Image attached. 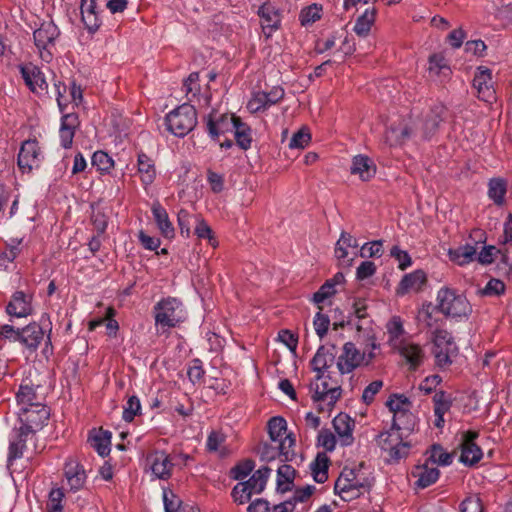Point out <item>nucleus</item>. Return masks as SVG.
Returning a JSON list of instances; mask_svg holds the SVG:
<instances>
[{
  "label": "nucleus",
  "instance_id": "e2e57ef3",
  "mask_svg": "<svg viewBox=\"0 0 512 512\" xmlns=\"http://www.w3.org/2000/svg\"><path fill=\"white\" fill-rule=\"evenodd\" d=\"M337 442V436L334 435L330 430L323 429L319 432L318 444L325 448V450L329 452L333 451Z\"/></svg>",
  "mask_w": 512,
  "mask_h": 512
},
{
  "label": "nucleus",
  "instance_id": "338daca9",
  "mask_svg": "<svg viewBox=\"0 0 512 512\" xmlns=\"http://www.w3.org/2000/svg\"><path fill=\"white\" fill-rule=\"evenodd\" d=\"M482 510V503L478 495H470L460 504V512H482Z\"/></svg>",
  "mask_w": 512,
  "mask_h": 512
},
{
  "label": "nucleus",
  "instance_id": "4468645a",
  "mask_svg": "<svg viewBox=\"0 0 512 512\" xmlns=\"http://www.w3.org/2000/svg\"><path fill=\"white\" fill-rule=\"evenodd\" d=\"M49 416L50 412L46 405L28 408L24 411H18L20 426L29 430L33 435L43 428L47 423Z\"/></svg>",
  "mask_w": 512,
  "mask_h": 512
},
{
  "label": "nucleus",
  "instance_id": "2f4dec72",
  "mask_svg": "<svg viewBox=\"0 0 512 512\" xmlns=\"http://www.w3.org/2000/svg\"><path fill=\"white\" fill-rule=\"evenodd\" d=\"M335 355L324 346H320L312 358L310 364L312 370L318 374V379H321L322 374L328 373V368L333 364Z\"/></svg>",
  "mask_w": 512,
  "mask_h": 512
},
{
  "label": "nucleus",
  "instance_id": "f03ea898",
  "mask_svg": "<svg viewBox=\"0 0 512 512\" xmlns=\"http://www.w3.org/2000/svg\"><path fill=\"white\" fill-rule=\"evenodd\" d=\"M372 483L371 472L361 464L354 468H344L335 482L334 489L344 501H350L368 492Z\"/></svg>",
  "mask_w": 512,
  "mask_h": 512
},
{
  "label": "nucleus",
  "instance_id": "20e7f679",
  "mask_svg": "<svg viewBox=\"0 0 512 512\" xmlns=\"http://www.w3.org/2000/svg\"><path fill=\"white\" fill-rule=\"evenodd\" d=\"M436 302L439 311L447 317L462 319L467 318L472 312V307L467 298L447 286L439 289Z\"/></svg>",
  "mask_w": 512,
  "mask_h": 512
},
{
  "label": "nucleus",
  "instance_id": "69168bd1",
  "mask_svg": "<svg viewBox=\"0 0 512 512\" xmlns=\"http://www.w3.org/2000/svg\"><path fill=\"white\" fill-rule=\"evenodd\" d=\"M91 446L100 456H106L110 452V436L96 435L91 439Z\"/></svg>",
  "mask_w": 512,
  "mask_h": 512
},
{
  "label": "nucleus",
  "instance_id": "6e6552de",
  "mask_svg": "<svg viewBox=\"0 0 512 512\" xmlns=\"http://www.w3.org/2000/svg\"><path fill=\"white\" fill-rule=\"evenodd\" d=\"M60 35V30L53 21H44L34 30L33 39L40 58L46 63L53 59L56 40Z\"/></svg>",
  "mask_w": 512,
  "mask_h": 512
},
{
  "label": "nucleus",
  "instance_id": "8fccbe9b",
  "mask_svg": "<svg viewBox=\"0 0 512 512\" xmlns=\"http://www.w3.org/2000/svg\"><path fill=\"white\" fill-rule=\"evenodd\" d=\"M195 222H196V226L194 229L195 235L199 239H206L212 247H214V248L217 247L218 241L215 238L214 233H213L211 227L208 225V223L204 219H202L198 216L195 217Z\"/></svg>",
  "mask_w": 512,
  "mask_h": 512
},
{
  "label": "nucleus",
  "instance_id": "f3484780",
  "mask_svg": "<svg viewBox=\"0 0 512 512\" xmlns=\"http://www.w3.org/2000/svg\"><path fill=\"white\" fill-rule=\"evenodd\" d=\"M33 434L29 430L23 427H15L9 436V448L7 462L9 465L13 461L20 459L24 456V452L27 448V441L33 438Z\"/></svg>",
  "mask_w": 512,
  "mask_h": 512
},
{
  "label": "nucleus",
  "instance_id": "9d476101",
  "mask_svg": "<svg viewBox=\"0 0 512 512\" xmlns=\"http://www.w3.org/2000/svg\"><path fill=\"white\" fill-rule=\"evenodd\" d=\"M310 392L313 401L332 407L341 395V387L328 373L322 374L321 379H318L317 374L315 380L310 383Z\"/></svg>",
  "mask_w": 512,
  "mask_h": 512
},
{
  "label": "nucleus",
  "instance_id": "e433bc0d",
  "mask_svg": "<svg viewBox=\"0 0 512 512\" xmlns=\"http://www.w3.org/2000/svg\"><path fill=\"white\" fill-rule=\"evenodd\" d=\"M258 15L262 19L264 28L276 30L280 26V14L274 5L271 3H263L258 9Z\"/></svg>",
  "mask_w": 512,
  "mask_h": 512
},
{
  "label": "nucleus",
  "instance_id": "4be33fe9",
  "mask_svg": "<svg viewBox=\"0 0 512 512\" xmlns=\"http://www.w3.org/2000/svg\"><path fill=\"white\" fill-rule=\"evenodd\" d=\"M37 388L38 387L29 382H23L20 384L18 392L16 393V402L19 407V411L45 405L43 403V398L37 393Z\"/></svg>",
  "mask_w": 512,
  "mask_h": 512
},
{
  "label": "nucleus",
  "instance_id": "ea45409f",
  "mask_svg": "<svg viewBox=\"0 0 512 512\" xmlns=\"http://www.w3.org/2000/svg\"><path fill=\"white\" fill-rule=\"evenodd\" d=\"M411 134L412 131L407 124L391 125L386 131L385 140L390 146H398L407 141Z\"/></svg>",
  "mask_w": 512,
  "mask_h": 512
},
{
  "label": "nucleus",
  "instance_id": "2eb2a0df",
  "mask_svg": "<svg viewBox=\"0 0 512 512\" xmlns=\"http://www.w3.org/2000/svg\"><path fill=\"white\" fill-rule=\"evenodd\" d=\"M478 437L479 433L473 430L465 431L462 434L460 462L466 466L475 465L483 457L482 449L475 442Z\"/></svg>",
  "mask_w": 512,
  "mask_h": 512
},
{
  "label": "nucleus",
  "instance_id": "13d9d810",
  "mask_svg": "<svg viewBox=\"0 0 512 512\" xmlns=\"http://www.w3.org/2000/svg\"><path fill=\"white\" fill-rule=\"evenodd\" d=\"M382 254V241L380 240L365 243L358 253L362 258L381 257Z\"/></svg>",
  "mask_w": 512,
  "mask_h": 512
},
{
  "label": "nucleus",
  "instance_id": "c03bdc74",
  "mask_svg": "<svg viewBox=\"0 0 512 512\" xmlns=\"http://www.w3.org/2000/svg\"><path fill=\"white\" fill-rule=\"evenodd\" d=\"M328 463L329 459L325 453H318L310 463L311 474L317 483H324L328 479Z\"/></svg>",
  "mask_w": 512,
  "mask_h": 512
},
{
  "label": "nucleus",
  "instance_id": "b1692460",
  "mask_svg": "<svg viewBox=\"0 0 512 512\" xmlns=\"http://www.w3.org/2000/svg\"><path fill=\"white\" fill-rule=\"evenodd\" d=\"M45 331L37 322L21 328L20 344L30 353L35 352L44 340Z\"/></svg>",
  "mask_w": 512,
  "mask_h": 512
},
{
  "label": "nucleus",
  "instance_id": "c85d7f7f",
  "mask_svg": "<svg viewBox=\"0 0 512 512\" xmlns=\"http://www.w3.org/2000/svg\"><path fill=\"white\" fill-rule=\"evenodd\" d=\"M412 475L417 478L415 485L418 488L424 489L431 486L438 480L440 471L437 467L425 462L423 465L416 466Z\"/></svg>",
  "mask_w": 512,
  "mask_h": 512
},
{
  "label": "nucleus",
  "instance_id": "58836bf2",
  "mask_svg": "<svg viewBox=\"0 0 512 512\" xmlns=\"http://www.w3.org/2000/svg\"><path fill=\"white\" fill-rule=\"evenodd\" d=\"M507 192V182L503 178H492L488 182V197L497 206H502L505 202Z\"/></svg>",
  "mask_w": 512,
  "mask_h": 512
},
{
  "label": "nucleus",
  "instance_id": "6e6d98bb",
  "mask_svg": "<svg viewBox=\"0 0 512 512\" xmlns=\"http://www.w3.org/2000/svg\"><path fill=\"white\" fill-rule=\"evenodd\" d=\"M254 469V462L252 460H245L238 463L235 467H233L230 471V476L234 480H242L245 479Z\"/></svg>",
  "mask_w": 512,
  "mask_h": 512
},
{
  "label": "nucleus",
  "instance_id": "423d86ee",
  "mask_svg": "<svg viewBox=\"0 0 512 512\" xmlns=\"http://www.w3.org/2000/svg\"><path fill=\"white\" fill-rule=\"evenodd\" d=\"M378 445L383 452L387 453L389 462H398L407 457L411 448L407 436L392 427L379 434Z\"/></svg>",
  "mask_w": 512,
  "mask_h": 512
},
{
  "label": "nucleus",
  "instance_id": "393cba45",
  "mask_svg": "<svg viewBox=\"0 0 512 512\" xmlns=\"http://www.w3.org/2000/svg\"><path fill=\"white\" fill-rule=\"evenodd\" d=\"M32 310L31 297L22 291L15 292L6 305V313L16 318H25L32 314Z\"/></svg>",
  "mask_w": 512,
  "mask_h": 512
},
{
  "label": "nucleus",
  "instance_id": "cd10ccee",
  "mask_svg": "<svg viewBox=\"0 0 512 512\" xmlns=\"http://www.w3.org/2000/svg\"><path fill=\"white\" fill-rule=\"evenodd\" d=\"M78 125V116L74 113L63 114L59 130L60 145L68 149L73 144L75 129Z\"/></svg>",
  "mask_w": 512,
  "mask_h": 512
},
{
  "label": "nucleus",
  "instance_id": "6ab92c4d",
  "mask_svg": "<svg viewBox=\"0 0 512 512\" xmlns=\"http://www.w3.org/2000/svg\"><path fill=\"white\" fill-rule=\"evenodd\" d=\"M64 477L69 490L77 492L85 486L87 475L86 471L76 459L69 458L64 465Z\"/></svg>",
  "mask_w": 512,
  "mask_h": 512
},
{
  "label": "nucleus",
  "instance_id": "a19ab883",
  "mask_svg": "<svg viewBox=\"0 0 512 512\" xmlns=\"http://www.w3.org/2000/svg\"><path fill=\"white\" fill-rule=\"evenodd\" d=\"M476 247L471 244H465L456 249H450L448 256L451 261L463 266L472 262L476 257Z\"/></svg>",
  "mask_w": 512,
  "mask_h": 512
},
{
  "label": "nucleus",
  "instance_id": "1a4fd4ad",
  "mask_svg": "<svg viewBox=\"0 0 512 512\" xmlns=\"http://www.w3.org/2000/svg\"><path fill=\"white\" fill-rule=\"evenodd\" d=\"M376 348L377 345L372 343V350L366 354L361 352L353 342H346L336 362L339 372L341 374H349L362 364H368L374 358L373 350Z\"/></svg>",
  "mask_w": 512,
  "mask_h": 512
},
{
  "label": "nucleus",
  "instance_id": "5fc2aeb1",
  "mask_svg": "<svg viewBox=\"0 0 512 512\" xmlns=\"http://www.w3.org/2000/svg\"><path fill=\"white\" fill-rule=\"evenodd\" d=\"M163 502L165 512H183L181 500L171 491L163 489Z\"/></svg>",
  "mask_w": 512,
  "mask_h": 512
},
{
  "label": "nucleus",
  "instance_id": "49530a36",
  "mask_svg": "<svg viewBox=\"0 0 512 512\" xmlns=\"http://www.w3.org/2000/svg\"><path fill=\"white\" fill-rule=\"evenodd\" d=\"M91 163L102 174H109L115 164L113 158L102 150L93 153Z\"/></svg>",
  "mask_w": 512,
  "mask_h": 512
},
{
  "label": "nucleus",
  "instance_id": "f257e3e1",
  "mask_svg": "<svg viewBox=\"0 0 512 512\" xmlns=\"http://www.w3.org/2000/svg\"><path fill=\"white\" fill-rule=\"evenodd\" d=\"M389 346L403 357L411 369L420 366L424 359V351L420 345L411 341L404 329L399 316H393L386 324Z\"/></svg>",
  "mask_w": 512,
  "mask_h": 512
},
{
  "label": "nucleus",
  "instance_id": "79ce46f5",
  "mask_svg": "<svg viewBox=\"0 0 512 512\" xmlns=\"http://www.w3.org/2000/svg\"><path fill=\"white\" fill-rule=\"evenodd\" d=\"M416 426V416L409 411L398 412L396 416H393L392 428L402 432L408 437V435L414 431Z\"/></svg>",
  "mask_w": 512,
  "mask_h": 512
},
{
  "label": "nucleus",
  "instance_id": "c9c22d12",
  "mask_svg": "<svg viewBox=\"0 0 512 512\" xmlns=\"http://www.w3.org/2000/svg\"><path fill=\"white\" fill-rule=\"evenodd\" d=\"M267 428L272 443H282L285 437H292L291 434H287V422L283 417H272L268 421Z\"/></svg>",
  "mask_w": 512,
  "mask_h": 512
},
{
  "label": "nucleus",
  "instance_id": "ddd939ff",
  "mask_svg": "<svg viewBox=\"0 0 512 512\" xmlns=\"http://www.w3.org/2000/svg\"><path fill=\"white\" fill-rule=\"evenodd\" d=\"M295 440L292 437H285L282 443H264L259 448L260 459L264 462H271L279 458L281 462L290 461L294 456L293 446Z\"/></svg>",
  "mask_w": 512,
  "mask_h": 512
},
{
  "label": "nucleus",
  "instance_id": "412c9836",
  "mask_svg": "<svg viewBox=\"0 0 512 512\" xmlns=\"http://www.w3.org/2000/svg\"><path fill=\"white\" fill-rule=\"evenodd\" d=\"M333 428L341 446H350L353 444L355 421L348 414L339 413L335 416L333 419Z\"/></svg>",
  "mask_w": 512,
  "mask_h": 512
},
{
  "label": "nucleus",
  "instance_id": "7c9ffc66",
  "mask_svg": "<svg viewBox=\"0 0 512 512\" xmlns=\"http://www.w3.org/2000/svg\"><path fill=\"white\" fill-rule=\"evenodd\" d=\"M426 282V274L422 270H415L406 274L397 288L398 295H405L411 291L418 292Z\"/></svg>",
  "mask_w": 512,
  "mask_h": 512
},
{
  "label": "nucleus",
  "instance_id": "39448f33",
  "mask_svg": "<svg viewBox=\"0 0 512 512\" xmlns=\"http://www.w3.org/2000/svg\"><path fill=\"white\" fill-rule=\"evenodd\" d=\"M197 124V112L194 106L184 103L165 116L167 130L176 137H184Z\"/></svg>",
  "mask_w": 512,
  "mask_h": 512
},
{
  "label": "nucleus",
  "instance_id": "473e14b6",
  "mask_svg": "<svg viewBox=\"0 0 512 512\" xmlns=\"http://www.w3.org/2000/svg\"><path fill=\"white\" fill-rule=\"evenodd\" d=\"M137 166L143 185H151L156 177L154 161L147 154L140 152L137 156Z\"/></svg>",
  "mask_w": 512,
  "mask_h": 512
},
{
  "label": "nucleus",
  "instance_id": "bf43d9fd",
  "mask_svg": "<svg viewBox=\"0 0 512 512\" xmlns=\"http://www.w3.org/2000/svg\"><path fill=\"white\" fill-rule=\"evenodd\" d=\"M336 293V289L333 287L332 281H326L317 292L312 296V301L315 304H321L325 300L329 299Z\"/></svg>",
  "mask_w": 512,
  "mask_h": 512
},
{
  "label": "nucleus",
  "instance_id": "680f3d73",
  "mask_svg": "<svg viewBox=\"0 0 512 512\" xmlns=\"http://www.w3.org/2000/svg\"><path fill=\"white\" fill-rule=\"evenodd\" d=\"M444 112V107L439 105L436 106L432 110L433 116L430 119H427L425 123V129L427 132H425V137L428 138L432 132L436 130V128L439 126L440 122L442 121V114Z\"/></svg>",
  "mask_w": 512,
  "mask_h": 512
},
{
  "label": "nucleus",
  "instance_id": "a211bd4d",
  "mask_svg": "<svg viewBox=\"0 0 512 512\" xmlns=\"http://www.w3.org/2000/svg\"><path fill=\"white\" fill-rule=\"evenodd\" d=\"M473 86L477 90L480 100L490 103L495 99V90L493 88L490 69L484 66L478 67L474 75Z\"/></svg>",
  "mask_w": 512,
  "mask_h": 512
},
{
  "label": "nucleus",
  "instance_id": "4d7b16f0",
  "mask_svg": "<svg viewBox=\"0 0 512 512\" xmlns=\"http://www.w3.org/2000/svg\"><path fill=\"white\" fill-rule=\"evenodd\" d=\"M311 140V135L307 128H301L293 134L289 142V148L291 149H303Z\"/></svg>",
  "mask_w": 512,
  "mask_h": 512
},
{
  "label": "nucleus",
  "instance_id": "9b49d317",
  "mask_svg": "<svg viewBox=\"0 0 512 512\" xmlns=\"http://www.w3.org/2000/svg\"><path fill=\"white\" fill-rule=\"evenodd\" d=\"M284 95V89L279 86L272 87L269 92L255 91L251 94L246 107L252 114L264 112L282 100Z\"/></svg>",
  "mask_w": 512,
  "mask_h": 512
},
{
  "label": "nucleus",
  "instance_id": "603ef678",
  "mask_svg": "<svg viewBox=\"0 0 512 512\" xmlns=\"http://www.w3.org/2000/svg\"><path fill=\"white\" fill-rule=\"evenodd\" d=\"M386 404L390 411L393 412V416H396L398 412L409 411L411 406L410 400L402 394H393L389 397Z\"/></svg>",
  "mask_w": 512,
  "mask_h": 512
},
{
  "label": "nucleus",
  "instance_id": "f8f14e48",
  "mask_svg": "<svg viewBox=\"0 0 512 512\" xmlns=\"http://www.w3.org/2000/svg\"><path fill=\"white\" fill-rule=\"evenodd\" d=\"M43 159L39 143L36 140H26L22 143L17 164L23 173H30L33 169L39 168Z\"/></svg>",
  "mask_w": 512,
  "mask_h": 512
},
{
  "label": "nucleus",
  "instance_id": "a878e982",
  "mask_svg": "<svg viewBox=\"0 0 512 512\" xmlns=\"http://www.w3.org/2000/svg\"><path fill=\"white\" fill-rule=\"evenodd\" d=\"M376 171V164L370 157L358 154L352 158L350 173L358 176L361 181L371 180L375 176Z\"/></svg>",
  "mask_w": 512,
  "mask_h": 512
},
{
  "label": "nucleus",
  "instance_id": "72a5a7b5",
  "mask_svg": "<svg viewBox=\"0 0 512 512\" xmlns=\"http://www.w3.org/2000/svg\"><path fill=\"white\" fill-rule=\"evenodd\" d=\"M271 471V468L263 466L256 470L247 481H243V484H246L252 494H260L266 486Z\"/></svg>",
  "mask_w": 512,
  "mask_h": 512
},
{
  "label": "nucleus",
  "instance_id": "f704fd0d",
  "mask_svg": "<svg viewBox=\"0 0 512 512\" xmlns=\"http://www.w3.org/2000/svg\"><path fill=\"white\" fill-rule=\"evenodd\" d=\"M376 9L367 8L365 11L356 19L353 31L362 38L369 35L371 28L376 19Z\"/></svg>",
  "mask_w": 512,
  "mask_h": 512
},
{
  "label": "nucleus",
  "instance_id": "aec40b11",
  "mask_svg": "<svg viewBox=\"0 0 512 512\" xmlns=\"http://www.w3.org/2000/svg\"><path fill=\"white\" fill-rule=\"evenodd\" d=\"M237 118L238 117L234 115L228 114H223L219 116L210 114L206 120V129L209 136L213 140H217L219 136L228 132H232L233 127H235V122Z\"/></svg>",
  "mask_w": 512,
  "mask_h": 512
},
{
  "label": "nucleus",
  "instance_id": "09e8293b",
  "mask_svg": "<svg viewBox=\"0 0 512 512\" xmlns=\"http://www.w3.org/2000/svg\"><path fill=\"white\" fill-rule=\"evenodd\" d=\"M426 462L432 466H448L452 463V457L451 454L446 452L440 445L434 444L429 451V456Z\"/></svg>",
  "mask_w": 512,
  "mask_h": 512
},
{
  "label": "nucleus",
  "instance_id": "c756f323",
  "mask_svg": "<svg viewBox=\"0 0 512 512\" xmlns=\"http://www.w3.org/2000/svg\"><path fill=\"white\" fill-rule=\"evenodd\" d=\"M81 17L82 21L89 32H96L100 25L101 20L96 11V1L95 0H81Z\"/></svg>",
  "mask_w": 512,
  "mask_h": 512
},
{
  "label": "nucleus",
  "instance_id": "dca6fc26",
  "mask_svg": "<svg viewBox=\"0 0 512 512\" xmlns=\"http://www.w3.org/2000/svg\"><path fill=\"white\" fill-rule=\"evenodd\" d=\"M146 461L155 478L167 480L171 477L174 464L166 452L155 450L147 455Z\"/></svg>",
  "mask_w": 512,
  "mask_h": 512
},
{
  "label": "nucleus",
  "instance_id": "7ed1b4c3",
  "mask_svg": "<svg viewBox=\"0 0 512 512\" xmlns=\"http://www.w3.org/2000/svg\"><path fill=\"white\" fill-rule=\"evenodd\" d=\"M155 326L162 332L178 327L187 319L183 302L172 296L161 298L153 307Z\"/></svg>",
  "mask_w": 512,
  "mask_h": 512
},
{
  "label": "nucleus",
  "instance_id": "3c124183",
  "mask_svg": "<svg viewBox=\"0 0 512 512\" xmlns=\"http://www.w3.org/2000/svg\"><path fill=\"white\" fill-rule=\"evenodd\" d=\"M350 248L345 245L344 239H338L335 245V256L342 265L352 266L354 257L358 256V252H350Z\"/></svg>",
  "mask_w": 512,
  "mask_h": 512
},
{
  "label": "nucleus",
  "instance_id": "bb28decb",
  "mask_svg": "<svg viewBox=\"0 0 512 512\" xmlns=\"http://www.w3.org/2000/svg\"><path fill=\"white\" fill-rule=\"evenodd\" d=\"M151 212L161 235L167 239L174 238L175 229L166 209L159 202H154L151 206Z\"/></svg>",
  "mask_w": 512,
  "mask_h": 512
},
{
  "label": "nucleus",
  "instance_id": "0eeeda50",
  "mask_svg": "<svg viewBox=\"0 0 512 512\" xmlns=\"http://www.w3.org/2000/svg\"><path fill=\"white\" fill-rule=\"evenodd\" d=\"M432 354L435 358V364L444 369L450 366L459 352L453 336L450 332L443 329H437L433 333Z\"/></svg>",
  "mask_w": 512,
  "mask_h": 512
},
{
  "label": "nucleus",
  "instance_id": "052dcab7",
  "mask_svg": "<svg viewBox=\"0 0 512 512\" xmlns=\"http://www.w3.org/2000/svg\"><path fill=\"white\" fill-rule=\"evenodd\" d=\"M319 309L320 311L317 312L314 317L313 326L316 334L319 336L320 339H322L328 332L330 326V319L327 315L321 313V307Z\"/></svg>",
  "mask_w": 512,
  "mask_h": 512
},
{
  "label": "nucleus",
  "instance_id": "5701e85b",
  "mask_svg": "<svg viewBox=\"0 0 512 512\" xmlns=\"http://www.w3.org/2000/svg\"><path fill=\"white\" fill-rule=\"evenodd\" d=\"M20 72L26 85L33 93L43 94L47 91L48 84L43 72L37 66L32 64L21 66Z\"/></svg>",
  "mask_w": 512,
  "mask_h": 512
},
{
  "label": "nucleus",
  "instance_id": "a18cd8bd",
  "mask_svg": "<svg viewBox=\"0 0 512 512\" xmlns=\"http://www.w3.org/2000/svg\"><path fill=\"white\" fill-rule=\"evenodd\" d=\"M295 476V469L288 464H282L277 468V489L286 492L290 490Z\"/></svg>",
  "mask_w": 512,
  "mask_h": 512
},
{
  "label": "nucleus",
  "instance_id": "de8ad7c7",
  "mask_svg": "<svg viewBox=\"0 0 512 512\" xmlns=\"http://www.w3.org/2000/svg\"><path fill=\"white\" fill-rule=\"evenodd\" d=\"M323 7L320 4L313 3L303 8L299 15L302 26H308L318 21L322 16Z\"/></svg>",
  "mask_w": 512,
  "mask_h": 512
},
{
  "label": "nucleus",
  "instance_id": "4c0bfd02",
  "mask_svg": "<svg viewBox=\"0 0 512 512\" xmlns=\"http://www.w3.org/2000/svg\"><path fill=\"white\" fill-rule=\"evenodd\" d=\"M429 74L434 77L446 79L451 74V68L447 59L440 53L433 54L429 57Z\"/></svg>",
  "mask_w": 512,
  "mask_h": 512
},
{
  "label": "nucleus",
  "instance_id": "0e129e2a",
  "mask_svg": "<svg viewBox=\"0 0 512 512\" xmlns=\"http://www.w3.org/2000/svg\"><path fill=\"white\" fill-rule=\"evenodd\" d=\"M184 90L186 92L187 97L191 101L193 97L197 95L199 92V74L197 72H192L183 84Z\"/></svg>",
  "mask_w": 512,
  "mask_h": 512
},
{
  "label": "nucleus",
  "instance_id": "774afa93",
  "mask_svg": "<svg viewBox=\"0 0 512 512\" xmlns=\"http://www.w3.org/2000/svg\"><path fill=\"white\" fill-rule=\"evenodd\" d=\"M252 495V492L249 491L243 482L237 483L232 490V497L238 504L247 503Z\"/></svg>",
  "mask_w": 512,
  "mask_h": 512
},
{
  "label": "nucleus",
  "instance_id": "37998d69",
  "mask_svg": "<svg viewBox=\"0 0 512 512\" xmlns=\"http://www.w3.org/2000/svg\"><path fill=\"white\" fill-rule=\"evenodd\" d=\"M232 132L234 133V137L237 145L242 150H248L252 144V130L250 126L241 121L238 117L235 122V127H233Z\"/></svg>",
  "mask_w": 512,
  "mask_h": 512
},
{
  "label": "nucleus",
  "instance_id": "864d4df0",
  "mask_svg": "<svg viewBox=\"0 0 512 512\" xmlns=\"http://www.w3.org/2000/svg\"><path fill=\"white\" fill-rule=\"evenodd\" d=\"M141 413V403L140 399L132 395L130 396L126 404L123 407V415L122 418L125 422H132L134 418Z\"/></svg>",
  "mask_w": 512,
  "mask_h": 512
}]
</instances>
